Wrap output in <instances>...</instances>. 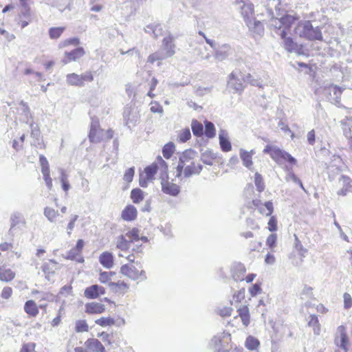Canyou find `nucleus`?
<instances>
[{"instance_id":"45","label":"nucleus","mask_w":352,"mask_h":352,"mask_svg":"<svg viewBox=\"0 0 352 352\" xmlns=\"http://www.w3.org/2000/svg\"><path fill=\"white\" fill-rule=\"evenodd\" d=\"M259 344L260 342L258 340L252 336H248L245 340V346L249 350L253 351L256 349Z\"/></svg>"},{"instance_id":"35","label":"nucleus","mask_w":352,"mask_h":352,"mask_svg":"<svg viewBox=\"0 0 352 352\" xmlns=\"http://www.w3.org/2000/svg\"><path fill=\"white\" fill-rule=\"evenodd\" d=\"M175 151V145L172 142H168L162 148L163 156L167 160L170 159L172 157Z\"/></svg>"},{"instance_id":"30","label":"nucleus","mask_w":352,"mask_h":352,"mask_svg":"<svg viewBox=\"0 0 352 352\" xmlns=\"http://www.w3.org/2000/svg\"><path fill=\"white\" fill-rule=\"evenodd\" d=\"M126 236L120 235L116 240V247L122 251H126L131 248V241L126 239Z\"/></svg>"},{"instance_id":"20","label":"nucleus","mask_w":352,"mask_h":352,"mask_svg":"<svg viewBox=\"0 0 352 352\" xmlns=\"http://www.w3.org/2000/svg\"><path fill=\"white\" fill-rule=\"evenodd\" d=\"M104 311L105 306L100 302H91L85 305V312L88 314H100Z\"/></svg>"},{"instance_id":"54","label":"nucleus","mask_w":352,"mask_h":352,"mask_svg":"<svg viewBox=\"0 0 352 352\" xmlns=\"http://www.w3.org/2000/svg\"><path fill=\"white\" fill-rule=\"evenodd\" d=\"M184 175L185 177H190L192 175L195 174V162H192V164H188L185 166L183 169Z\"/></svg>"},{"instance_id":"21","label":"nucleus","mask_w":352,"mask_h":352,"mask_svg":"<svg viewBox=\"0 0 352 352\" xmlns=\"http://www.w3.org/2000/svg\"><path fill=\"white\" fill-rule=\"evenodd\" d=\"M231 47L228 44H223L215 50L214 57L218 60H223L231 54Z\"/></svg>"},{"instance_id":"36","label":"nucleus","mask_w":352,"mask_h":352,"mask_svg":"<svg viewBox=\"0 0 352 352\" xmlns=\"http://www.w3.org/2000/svg\"><path fill=\"white\" fill-rule=\"evenodd\" d=\"M43 214L47 220L52 223L55 222L57 217L59 215V213L57 210H55L50 207H45L44 208Z\"/></svg>"},{"instance_id":"58","label":"nucleus","mask_w":352,"mask_h":352,"mask_svg":"<svg viewBox=\"0 0 352 352\" xmlns=\"http://www.w3.org/2000/svg\"><path fill=\"white\" fill-rule=\"evenodd\" d=\"M134 174L135 168L133 167H131L125 171L123 179L126 182H131L133 179Z\"/></svg>"},{"instance_id":"37","label":"nucleus","mask_w":352,"mask_h":352,"mask_svg":"<svg viewBox=\"0 0 352 352\" xmlns=\"http://www.w3.org/2000/svg\"><path fill=\"white\" fill-rule=\"evenodd\" d=\"M191 129L194 135L201 137L204 133V127L201 123L197 120H193L191 123Z\"/></svg>"},{"instance_id":"41","label":"nucleus","mask_w":352,"mask_h":352,"mask_svg":"<svg viewBox=\"0 0 352 352\" xmlns=\"http://www.w3.org/2000/svg\"><path fill=\"white\" fill-rule=\"evenodd\" d=\"M287 35L285 37H281L283 39V44L285 50L288 52H294L296 50L297 47V45L294 42L293 39L291 37H287Z\"/></svg>"},{"instance_id":"5","label":"nucleus","mask_w":352,"mask_h":352,"mask_svg":"<svg viewBox=\"0 0 352 352\" xmlns=\"http://www.w3.org/2000/svg\"><path fill=\"white\" fill-rule=\"evenodd\" d=\"M197 156V153L190 148L185 150L179 155L178 165L176 168L177 177H179L182 175L184 168L192 164Z\"/></svg>"},{"instance_id":"7","label":"nucleus","mask_w":352,"mask_h":352,"mask_svg":"<svg viewBox=\"0 0 352 352\" xmlns=\"http://www.w3.org/2000/svg\"><path fill=\"white\" fill-rule=\"evenodd\" d=\"M123 119L125 125L131 129L137 125L139 120V115L131 107H126L123 111Z\"/></svg>"},{"instance_id":"47","label":"nucleus","mask_w":352,"mask_h":352,"mask_svg":"<svg viewBox=\"0 0 352 352\" xmlns=\"http://www.w3.org/2000/svg\"><path fill=\"white\" fill-rule=\"evenodd\" d=\"M245 81L252 86L262 87L263 81L261 78H255L250 74H245Z\"/></svg>"},{"instance_id":"38","label":"nucleus","mask_w":352,"mask_h":352,"mask_svg":"<svg viewBox=\"0 0 352 352\" xmlns=\"http://www.w3.org/2000/svg\"><path fill=\"white\" fill-rule=\"evenodd\" d=\"M15 276L14 272L10 269H1L0 268V280L2 281L8 282L12 280Z\"/></svg>"},{"instance_id":"34","label":"nucleus","mask_w":352,"mask_h":352,"mask_svg":"<svg viewBox=\"0 0 352 352\" xmlns=\"http://www.w3.org/2000/svg\"><path fill=\"white\" fill-rule=\"evenodd\" d=\"M216 155L210 150H207L201 153V160L204 164L212 166L213 160L216 158Z\"/></svg>"},{"instance_id":"12","label":"nucleus","mask_w":352,"mask_h":352,"mask_svg":"<svg viewBox=\"0 0 352 352\" xmlns=\"http://www.w3.org/2000/svg\"><path fill=\"white\" fill-rule=\"evenodd\" d=\"M106 292L105 289L98 285H92L87 287L84 292V296L88 299H95Z\"/></svg>"},{"instance_id":"6","label":"nucleus","mask_w":352,"mask_h":352,"mask_svg":"<svg viewBox=\"0 0 352 352\" xmlns=\"http://www.w3.org/2000/svg\"><path fill=\"white\" fill-rule=\"evenodd\" d=\"M120 272L133 280H144L147 278L144 270L139 271L135 266L130 264L123 265L120 268Z\"/></svg>"},{"instance_id":"64","label":"nucleus","mask_w":352,"mask_h":352,"mask_svg":"<svg viewBox=\"0 0 352 352\" xmlns=\"http://www.w3.org/2000/svg\"><path fill=\"white\" fill-rule=\"evenodd\" d=\"M36 344L33 342H29L23 344L20 352H35Z\"/></svg>"},{"instance_id":"24","label":"nucleus","mask_w":352,"mask_h":352,"mask_svg":"<svg viewBox=\"0 0 352 352\" xmlns=\"http://www.w3.org/2000/svg\"><path fill=\"white\" fill-rule=\"evenodd\" d=\"M100 263L107 269H111L113 266V256L111 252H104L99 256Z\"/></svg>"},{"instance_id":"49","label":"nucleus","mask_w":352,"mask_h":352,"mask_svg":"<svg viewBox=\"0 0 352 352\" xmlns=\"http://www.w3.org/2000/svg\"><path fill=\"white\" fill-rule=\"evenodd\" d=\"M32 294L37 295L36 299H38L39 301H52L54 300V296L50 293L41 292L35 290L32 292Z\"/></svg>"},{"instance_id":"23","label":"nucleus","mask_w":352,"mask_h":352,"mask_svg":"<svg viewBox=\"0 0 352 352\" xmlns=\"http://www.w3.org/2000/svg\"><path fill=\"white\" fill-rule=\"evenodd\" d=\"M85 344L87 348L93 352H104V346L98 339H88Z\"/></svg>"},{"instance_id":"2","label":"nucleus","mask_w":352,"mask_h":352,"mask_svg":"<svg viewBox=\"0 0 352 352\" xmlns=\"http://www.w3.org/2000/svg\"><path fill=\"white\" fill-rule=\"evenodd\" d=\"M263 152L265 154H269L272 159L278 165H281L284 161L293 165L297 162L296 160L289 153L274 145L267 144Z\"/></svg>"},{"instance_id":"61","label":"nucleus","mask_w":352,"mask_h":352,"mask_svg":"<svg viewBox=\"0 0 352 352\" xmlns=\"http://www.w3.org/2000/svg\"><path fill=\"white\" fill-rule=\"evenodd\" d=\"M39 162L41 166V172L50 170V166L47 158L43 155H40Z\"/></svg>"},{"instance_id":"39","label":"nucleus","mask_w":352,"mask_h":352,"mask_svg":"<svg viewBox=\"0 0 352 352\" xmlns=\"http://www.w3.org/2000/svg\"><path fill=\"white\" fill-rule=\"evenodd\" d=\"M131 199L134 204H138L144 199L143 191L140 188H134L131 192Z\"/></svg>"},{"instance_id":"50","label":"nucleus","mask_w":352,"mask_h":352,"mask_svg":"<svg viewBox=\"0 0 352 352\" xmlns=\"http://www.w3.org/2000/svg\"><path fill=\"white\" fill-rule=\"evenodd\" d=\"M254 184L256 187V190L261 192L265 189V184L262 175L258 173H256L254 175Z\"/></svg>"},{"instance_id":"22","label":"nucleus","mask_w":352,"mask_h":352,"mask_svg":"<svg viewBox=\"0 0 352 352\" xmlns=\"http://www.w3.org/2000/svg\"><path fill=\"white\" fill-rule=\"evenodd\" d=\"M219 144L224 152H228L232 149V145L228 137V133L224 130H221L219 133Z\"/></svg>"},{"instance_id":"59","label":"nucleus","mask_w":352,"mask_h":352,"mask_svg":"<svg viewBox=\"0 0 352 352\" xmlns=\"http://www.w3.org/2000/svg\"><path fill=\"white\" fill-rule=\"evenodd\" d=\"M76 331L77 332H85L88 331V325L85 320H78L76 323Z\"/></svg>"},{"instance_id":"28","label":"nucleus","mask_w":352,"mask_h":352,"mask_svg":"<svg viewBox=\"0 0 352 352\" xmlns=\"http://www.w3.org/2000/svg\"><path fill=\"white\" fill-rule=\"evenodd\" d=\"M65 258L68 260L76 261L80 263L84 262V258L82 256L81 253L79 252V250H77L74 248H72L69 252H67Z\"/></svg>"},{"instance_id":"8","label":"nucleus","mask_w":352,"mask_h":352,"mask_svg":"<svg viewBox=\"0 0 352 352\" xmlns=\"http://www.w3.org/2000/svg\"><path fill=\"white\" fill-rule=\"evenodd\" d=\"M342 165V162L340 157L333 155V160L327 167L329 180L332 181L335 179L336 177L340 173Z\"/></svg>"},{"instance_id":"42","label":"nucleus","mask_w":352,"mask_h":352,"mask_svg":"<svg viewBox=\"0 0 352 352\" xmlns=\"http://www.w3.org/2000/svg\"><path fill=\"white\" fill-rule=\"evenodd\" d=\"M21 222H23L22 214L18 212L12 213L10 217L11 225L10 231H11L13 228H14L16 226L19 225Z\"/></svg>"},{"instance_id":"62","label":"nucleus","mask_w":352,"mask_h":352,"mask_svg":"<svg viewBox=\"0 0 352 352\" xmlns=\"http://www.w3.org/2000/svg\"><path fill=\"white\" fill-rule=\"evenodd\" d=\"M277 241V235L276 234H271L269 235L266 240V245L271 249L276 246Z\"/></svg>"},{"instance_id":"33","label":"nucleus","mask_w":352,"mask_h":352,"mask_svg":"<svg viewBox=\"0 0 352 352\" xmlns=\"http://www.w3.org/2000/svg\"><path fill=\"white\" fill-rule=\"evenodd\" d=\"M67 83L69 85L77 86V87H83V83L80 81V75L72 73L69 74L66 76Z\"/></svg>"},{"instance_id":"57","label":"nucleus","mask_w":352,"mask_h":352,"mask_svg":"<svg viewBox=\"0 0 352 352\" xmlns=\"http://www.w3.org/2000/svg\"><path fill=\"white\" fill-rule=\"evenodd\" d=\"M191 137L190 129L186 128L180 131L178 135V139L180 142H186Z\"/></svg>"},{"instance_id":"31","label":"nucleus","mask_w":352,"mask_h":352,"mask_svg":"<svg viewBox=\"0 0 352 352\" xmlns=\"http://www.w3.org/2000/svg\"><path fill=\"white\" fill-rule=\"evenodd\" d=\"M170 57V56H167V54H166V52L164 51H163L161 48L155 52V53L151 54L148 57V62L150 63H153L154 62L157 61V60H164L167 58H169Z\"/></svg>"},{"instance_id":"19","label":"nucleus","mask_w":352,"mask_h":352,"mask_svg":"<svg viewBox=\"0 0 352 352\" xmlns=\"http://www.w3.org/2000/svg\"><path fill=\"white\" fill-rule=\"evenodd\" d=\"M271 27L274 29V32L280 37H285L287 34L285 28L283 27L280 17L271 18Z\"/></svg>"},{"instance_id":"46","label":"nucleus","mask_w":352,"mask_h":352,"mask_svg":"<svg viewBox=\"0 0 352 352\" xmlns=\"http://www.w3.org/2000/svg\"><path fill=\"white\" fill-rule=\"evenodd\" d=\"M65 30V28L64 27L51 28L49 30L50 37L52 39H57L61 36Z\"/></svg>"},{"instance_id":"16","label":"nucleus","mask_w":352,"mask_h":352,"mask_svg":"<svg viewBox=\"0 0 352 352\" xmlns=\"http://www.w3.org/2000/svg\"><path fill=\"white\" fill-rule=\"evenodd\" d=\"M138 211L136 208L133 205L126 206L121 213L122 219L125 221H133L136 219Z\"/></svg>"},{"instance_id":"53","label":"nucleus","mask_w":352,"mask_h":352,"mask_svg":"<svg viewBox=\"0 0 352 352\" xmlns=\"http://www.w3.org/2000/svg\"><path fill=\"white\" fill-rule=\"evenodd\" d=\"M157 170L160 169L162 172V175L167 177L168 165L166 162L162 158V157H157Z\"/></svg>"},{"instance_id":"4","label":"nucleus","mask_w":352,"mask_h":352,"mask_svg":"<svg viewBox=\"0 0 352 352\" xmlns=\"http://www.w3.org/2000/svg\"><path fill=\"white\" fill-rule=\"evenodd\" d=\"M245 74L239 70L233 71L228 76V87L236 93H242L245 89Z\"/></svg>"},{"instance_id":"32","label":"nucleus","mask_w":352,"mask_h":352,"mask_svg":"<svg viewBox=\"0 0 352 352\" xmlns=\"http://www.w3.org/2000/svg\"><path fill=\"white\" fill-rule=\"evenodd\" d=\"M278 17H280L281 21L283 22V27L285 28V31L287 32L288 30H289L291 25L294 23L296 21V18L291 15L285 14V12H282V14L279 16Z\"/></svg>"},{"instance_id":"25","label":"nucleus","mask_w":352,"mask_h":352,"mask_svg":"<svg viewBox=\"0 0 352 352\" xmlns=\"http://www.w3.org/2000/svg\"><path fill=\"white\" fill-rule=\"evenodd\" d=\"M30 127L31 129V137L34 139L33 144L41 148L42 142L40 141L41 131L38 125L34 122H30Z\"/></svg>"},{"instance_id":"60","label":"nucleus","mask_w":352,"mask_h":352,"mask_svg":"<svg viewBox=\"0 0 352 352\" xmlns=\"http://www.w3.org/2000/svg\"><path fill=\"white\" fill-rule=\"evenodd\" d=\"M158 84V80L155 77H153L151 80V81L148 83L149 85V91L147 93V96L150 98H153L155 96V94H153V91L155 89V87Z\"/></svg>"},{"instance_id":"63","label":"nucleus","mask_w":352,"mask_h":352,"mask_svg":"<svg viewBox=\"0 0 352 352\" xmlns=\"http://www.w3.org/2000/svg\"><path fill=\"white\" fill-rule=\"evenodd\" d=\"M80 81L83 83V86H85V82H92L94 80V76L91 72H86L80 75Z\"/></svg>"},{"instance_id":"55","label":"nucleus","mask_w":352,"mask_h":352,"mask_svg":"<svg viewBox=\"0 0 352 352\" xmlns=\"http://www.w3.org/2000/svg\"><path fill=\"white\" fill-rule=\"evenodd\" d=\"M157 170V166L156 164H152L145 168L144 171L148 179H151Z\"/></svg>"},{"instance_id":"44","label":"nucleus","mask_w":352,"mask_h":352,"mask_svg":"<svg viewBox=\"0 0 352 352\" xmlns=\"http://www.w3.org/2000/svg\"><path fill=\"white\" fill-rule=\"evenodd\" d=\"M205 135L208 138H212L216 135V130L213 123L207 120L205 121Z\"/></svg>"},{"instance_id":"17","label":"nucleus","mask_w":352,"mask_h":352,"mask_svg":"<svg viewBox=\"0 0 352 352\" xmlns=\"http://www.w3.org/2000/svg\"><path fill=\"white\" fill-rule=\"evenodd\" d=\"M241 13L243 16L244 20L246 21L248 26L250 28H252V21L253 15V7L251 3H243V6L241 7Z\"/></svg>"},{"instance_id":"18","label":"nucleus","mask_w":352,"mask_h":352,"mask_svg":"<svg viewBox=\"0 0 352 352\" xmlns=\"http://www.w3.org/2000/svg\"><path fill=\"white\" fill-rule=\"evenodd\" d=\"M253 204L258 207L261 214L265 216H270L274 210L273 204L272 201H266L263 205L260 200H254Z\"/></svg>"},{"instance_id":"3","label":"nucleus","mask_w":352,"mask_h":352,"mask_svg":"<svg viewBox=\"0 0 352 352\" xmlns=\"http://www.w3.org/2000/svg\"><path fill=\"white\" fill-rule=\"evenodd\" d=\"M230 341L231 336L229 333L220 332L212 337L210 346L214 352H229Z\"/></svg>"},{"instance_id":"26","label":"nucleus","mask_w":352,"mask_h":352,"mask_svg":"<svg viewBox=\"0 0 352 352\" xmlns=\"http://www.w3.org/2000/svg\"><path fill=\"white\" fill-rule=\"evenodd\" d=\"M49 3L61 12L66 9L70 10L71 0H52Z\"/></svg>"},{"instance_id":"29","label":"nucleus","mask_w":352,"mask_h":352,"mask_svg":"<svg viewBox=\"0 0 352 352\" xmlns=\"http://www.w3.org/2000/svg\"><path fill=\"white\" fill-rule=\"evenodd\" d=\"M240 157L243 162V166L250 168L252 166V158L251 153L241 148L239 151Z\"/></svg>"},{"instance_id":"11","label":"nucleus","mask_w":352,"mask_h":352,"mask_svg":"<svg viewBox=\"0 0 352 352\" xmlns=\"http://www.w3.org/2000/svg\"><path fill=\"white\" fill-rule=\"evenodd\" d=\"M339 186L341 188L337 192L338 195L345 196L352 192V179L347 176L341 175L338 179Z\"/></svg>"},{"instance_id":"27","label":"nucleus","mask_w":352,"mask_h":352,"mask_svg":"<svg viewBox=\"0 0 352 352\" xmlns=\"http://www.w3.org/2000/svg\"><path fill=\"white\" fill-rule=\"evenodd\" d=\"M25 311L30 316L35 317L38 314V307L34 301L30 300L25 303Z\"/></svg>"},{"instance_id":"52","label":"nucleus","mask_w":352,"mask_h":352,"mask_svg":"<svg viewBox=\"0 0 352 352\" xmlns=\"http://www.w3.org/2000/svg\"><path fill=\"white\" fill-rule=\"evenodd\" d=\"M79 44H80L79 38H76V37H74V38H67V39H65V40L61 41L59 43V47L63 48V47H67L70 45L76 46V45H78Z\"/></svg>"},{"instance_id":"48","label":"nucleus","mask_w":352,"mask_h":352,"mask_svg":"<svg viewBox=\"0 0 352 352\" xmlns=\"http://www.w3.org/2000/svg\"><path fill=\"white\" fill-rule=\"evenodd\" d=\"M96 324L104 327L115 324V320L111 317H102L95 321Z\"/></svg>"},{"instance_id":"40","label":"nucleus","mask_w":352,"mask_h":352,"mask_svg":"<svg viewBox=\"0 0 352 352\" xmlns=\"http://www.w3.org/2000/svg\"><path fill=\"white\" fill-rule=\"evenodd\" d=\"M56 265V263L53 260H50L49 263L43 264L42 268L44 273L46 274V278H49L50 274L54 272Z\"/></svg>"},{"instance_id":"1","label":"nucleus","mask_w":352,"mask_h":352,"mask_svg":"<svg viewBox=\"0 0 352 352\" xmlns=\"http://www.w3.org/2000/svg\"><path fill=\"white\" fill-rule=\"evenodd\" d=\"M296 34L308 41H322L321 28L316 21H300L295 28Z\"/></svg>"},{"instance_id":"14","label":"nucleus","mask_w":352,"mask_h":352,"mask_svg":"<svg viewBox=\"0 0 352 352\" xmlns=\"http://www.w3.org/2000/svg\"><path fill=\"white\" fill-rule=\"evenodd\" d=\"M162 190L164 193L175 197L178 195L180 192V188L176 184L170 182L167 179L162 178Z\"/></svg>"},{"instance_id":"9","label":"nucleus","mask_w":352,"mask_h":352,"mask_svg":"<svg viewBox=\"0 0 352 352\" xmlns=\"http://www.w3.org/2000/svg\"><path fill=\"white\" fill-rule=\"evenodd\" d=\"M344 89L335 85H331L325 89L327 94V99L334 104L338 105L340 103V98Z\"/></svg>"},{"instance_id":"56","label":"nucleus","mask_w":352,"mask_h":352,"mask_svg":"<svg viewBox=\"0 0 352 352\" xmlns=\"http://www.w3.org/2000/svg\"><path fill=\"white\" fill-rule=\"evenodd\" d=\"M115 275L114 272H103L100 274L99 280L102 283H110L109 280L111 279V277Z\"/></svg>"},{"instance_id":"15","label":"nucleus","mask_w":352,"mask_h":352,"mask_svg":"<svg viewBox=\"0 0 352 352\" xmlns=\"http://www.w3.org/2000/svg\"><path fill=\"white\" fill-rule=\"evenodd\" d=\"M174 40V37L169 34L168 36L164 38L162 41V45L161 49L166 52L167 56H170V57L175 53V45L173 43Z\"/></svg>"},{"instance_id":"13","label":"nucleus","mask_w":352,"mask_h":352,"mask_svg":"<svg viewBox=\"0 0 352 352\" xmlns=\"http://www.w3.org/2000/svg\"><path fill=\"white\" fill-rule=\"evenodd\" d=\"M85 54L84 49L81 47H77L71 52H65L62 62L67 64L72 61H76Z\"/></svg>"},{"instance_id":"10","label":"nucleus","mask_w":352,"mask_h":352,"mask_svg":"<svg viewBox=\"0 0 352 352\" xmlns=\"http://www.w3.org/2000/svg\"><path fill=\"white\" fill-rule=\"evenodd\" d=\"M280 0H266L265 7L270 18L278 17L282 14V12H285V10L280 7Z\"/></svg>"},{"instance_id":"43","label":"nucleus","mask_w":352,"mask_h":352,"mask_svg":"<svg viewBox=\"0 0 352 352\" xmlns=\"http://www.w3.org/2000/svg\"><path fill=\"white\" fill-rule=\"evenodd\" d=\"M100 129L99 126V122L98 120H92L91 127H90V131L89 134V138L90 141H97L98 140V138H96L95 136V131L96 129Z\"/></svg>"},{"instance_id":"51","label":"nucleus","mask_w":352,"mask_h":352,"mask_svg":"<svg viewBox=\"0 0 352 352\" xmlns=\"http://www.w3.org/2000/svg\"><path fill=\"white\" fill-rule=\"evenodd\" d=\"M139 233L140 230L136 228H133L132 230L128 231L125 236L130 239L129 241H131L132 243L133 241H138L140 240Z\"/></svg>"}]
</instances>
